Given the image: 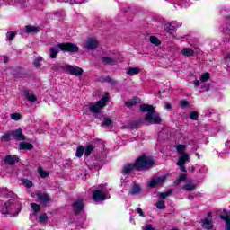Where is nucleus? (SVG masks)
<instances>
[{
  "label": "nucleus",
  "instance_id": "f257e3e1",
  "mask_svg": "<svg viewBox=\"0 0 230 230\" xmlns=\"http://www.w3.org/2000/svg\"><path fill=\"white\" fill-rule=\"evenodd\" d=\"M155 161L152 156L141 155L138 156L134 163H128L122 166V175H130L134 170L137 172H146L150 168H154Z\"/></svg>",
  "mask_w": 230,
  "mask_h": 230
},
{
  "label": "nucleus",
  "instance_id": "f03ea898",
  "mask_svg": "<svg viewBox=\"0 0 230 230\" xmlns=\"http://www.w3.org/2000/svg\"><path fill=\"white\" fill-rule=\"evenodd\" d=\"M141 112H147L146 115L145 120L151 125H161L163 119L161 115L155 111L153 105L150 104H141L140 105Z\"/></svg>",
  "mask_w": 230,
  "mask_h": 230
},
{
  "label": "nucleus",
  "instance_id": "7ed1b4c3",
  "mask_svg": "<svg viewBox=\"0 0 230 230\" xmlns=\"http://www.w3.org/2000/svg\"><path fill=\"white\" fill-rule=\"evenodd\" d=\"M108 102H109V93H106V96H103L96 103L90 105L89 107L90 112H93V114H100V111H102L103 107L107 106Z\"/></svg>",
  "mask_w": 230,
  "mask_h": 230
},
{
  "label": "nucleus",
  "instance_id": "20e7f679",
  "mask_svg": "<svg viewBox=\"0 0 230 230\" xmlns=\"http://www.w3.org/2000/svg\"><path fill=\"white\" fill-rule=\"evenodd\" d=\"M14 208H17V206H15V200L10 199L3 206L1 213L2 215H11L12 217H17L19 213H21V208H18L16 214H12V211L14 209Z\"/></svg>",
  "mask_w": 230,
  "mask_h": 230
},
{
  "label": "nucleus",
  "instance_id": "39448f33",
  "mask_svg": "<svg viewBox=\"0 0 230 230\" xmlns=\"http://www.w3.org/2000/svg\"><path fill=\"white\" fill-rule=\"evenodd\" d=\"M59 48L61 51H64V53H78L80 51V48L75 43H60Z\"/></svg>",
  "mask_w": 230,
  "mask_h": 230
},
{
  "label": "nucleus",
  "instance_id": "423d86ee",
  "mask_svg": "<svg viewBox=\"0 0 230 230\" xmlns=\"http://www.w3.org/2000/svg\"><path fill=\"white\" fill-rule=\"evenodd\" d=\"M84 208H85V204H84V199H77L72 203V208L75 216L83 213Z\"/></svg>",
  "mask_w": 230,
  "mask_h": 230
},
{
  "label": "nucleus",
  "instance_id": "0eeeda50",
  "mask_svg": "<svg viewBox=\"0 0 230 230\" xmlns=\"http://www.w3.org/2000/svg\"><path fill=\"white\" fill-rule=\"evenodd\" d=\"M65 70L74 76H82V75H84V69L71 65H65Z\"/></svg>",
  "mask_w": 230,
  "mask_h": 230
},
{
  "label": "nucleus",
  "instance_id": "6e6552de",
  "mask_svg": "<svg viewBox=\"0 0 230 230\" xmlns=\"http://www.w3.org/2000/svg\"><path fill=\"white\" fill-rule=\"evenodd\" d=\"M93 199L94 202H103L107 200V195L102 190H93Z\"/></svg>",
  "mask_w": 230,
  "mask_h": 230
},
{
  "label": "nucleus",
  "instance_id": "1a4fd4ad",
  "mask_svg": "<svg viewBox=\"0 0 230 230\" xmlns=\"http://www.w3.org/2000/svg\"><path fill=\"white\" fill-rule=\"evenodd\" d=\"M223 213L224 215H219V218L225 222V230H230V211L224 208Z\"/></svg>",
  "mask_w": 230,
  "mask_h": 230
},
{
  "label": "nucleus",
  "instance_id": "9d476101",
  "mask_svg": "<svg viewBox=\"0 0 230 230\" xmlns=\"http://www.w3.org/2000/svg\"><path fill=\"white\" fill-rule=\"evenodd\" d=\"M221 15H222L223 17H225V19L228 20L229 26L223 24V25L220 27V31H221L223 33H229V34H230V16H229V14H227V11H226V10H222V11H221Z\"/></svg>",
  "mask_w": 230,
  "mask_h": 230
},
{
  "label": "nucleus",
  "instance_id": "9b49d317",
  "mask_svg": "<svg viewBox=\"0 0 230 230\" xmlns=\"http://www.w3.org/2000/svg\"><path fill=\"white\" fill-rule=\"evenodd\" d=\"M186 161H190V155H184L183 156H180L177 161V165L180 166L181 172H186Z\"/></svg>",
  "mask_w": 230,
  "mask_h": 230
},
{
  "label": "nucleus",
  "instance_id": "f8f14e48",
  "mask_svg": "<svg viewBox=\"0 0 230 230\" xmlns=\"http://www.w3.org/2000/svg\"><path fill=\"white\" fill-rule=\"evenodd\" d=\"M207 218H204L202 220L203 227L204 229L211 230L213 229V224H211V222L213 221V216L211 215V211H208L207 213Z\"/></svg>",
  "mask_w": 230,
  "mask_h": 230
},
{
  "label": "nucleus",
  "instance_id": "ddd939ff",
  "mask_svg": "<svg viewBox=\"0 0 230 230\" xmlns=\"http://www.w3.org/2000/svg\"><path fill=\"white\" fill-rule=\"evenodd\" d=\"M11 136L15 139L16 141H25L26 137L22 134V129L20 128L16 130L11 131Z\"/></svg>",
  "mask_w": 230,
  "mask_h": 230
},
{
  "label": "nucleus",
  "instance_id": "4468645a",
  "mask_svg": "<svg viewBox=\"0 0 230 230\" xmlns=\"http://www.w3.org/2000/svg\"><path fill=\"white\" fill-rule=\"evenodd\" d=\"M36 198L38 200H40V202H41V204H47V202L51 201V198H49L48 194L41 191L36 192Z\"/></svg>",
  "mask_w": 230,
  "mask_h": 230
},
{
  "label": "nucleus",
  "instance_id": "2eb2a0df",
  "mask_svg": "<svg viewBox=\"0 0 230 230\" xmlns=\"http://www.w3.org/2000/svg\"><path fill=\"white\" fill-rule=\"evenodd\" d=\"M4 163L5 164H10V166H13L15 163H19V156L12 155H5Z\"/></svg>",
  "mask_w": 230,
  "mask_h": 230
},
{
  "label": "nucleus",
  "instance_id": "dca6fc26",
  "mask_svg": "<svg viewBox=\"0 0 230 230\" xmlns=\"http://www.w3.org/2000/svg\"><path fill=\"white\" fill-rule=\"evenodd\" d=\"M84 48L86 49H96V48H98V40L93 38H89L84 44Z\"/></svg>",
  "mask_w": 230,
  "mask_h": 230
},
{
  "label": "nucleus",
  "instance_id": "f3484780",
  "mask_svg": "<svg viewBox=\"0 0 230 230\" xmlns=\"http://www.w3.org/2000/svg\"><path fill=\"white\" fill-rule=\"evenodd\" d=\"M164 182V176H160L158 178H153L148 183L149 188H155V186H159Z\"/></svg>",
  "mask_w": 230,
  "mask_h": 230
},
{
  "label": "nucleus",
  "instance_id": "a211bd4d",
  "mask_svg": "<svg viewBox=\"0 0 230 230\" xmlns=\"http://www.w3.org/2000/svg\"><path fill=\"white\" fill-rule=\"evenodd\" d=\"M176 152L181 155V157H184V155H188V153H186V148H188V146L184 144H179L175 146Z\"/></svg>",
  "mask_w": 230,
  "mask_h": 230
},
{
  "label": "nucleus",
  "instance_id": "6ab92c4d",
  "mask_svg": "<svg viewBox=\"0 0 230 230\" xmlns=\"http://www.w3.org/2000/svg\"><path fill=\"white\" fill-rule=\"evenodd\" d=\"M137 103H141V99L139 97H134L132 100L126 101L124 105L130 109V107H134V105H137Z\"/></svg>",
  "mask_w": 230,
  "mask_h": 230
},
{
  "label": "nucleus",
  "instance_id": "aec40b11",
  "mask_svg": "<svg viewBox=\"0 0 230 230\" xmlns=\"http://www.w3.org/2000/svg\"><path fill=\"white\" fill-rule=\"evenodd\" d=\"M49 51H50V58H57V55H58V53L62 51V49H60V44H58L55 47L50 48Z\"/></svg>",
  "mask_w": 230,
  "mask_h": 230
},
{
  "label": "nucleus",
  "instance_id": "412c9836",
  "mask_svg": "<svg viewBox=\"0 0 230 230\" xmlns=\"http://www.w3.org/2000/svg\"><path fill=\"white\" fill-rule=\"evenodd\" d=\"M181 26H182V23L177 24V22H172L171 23H167L165 28L168 31H175V30L181 28Z\"/></svg>",
  "mask_w": 230,
  "mask_h": 230
},
{
  "label": "nucleus",
  "instance_id": "4be33fe9",
  "mask_svg": "<svg viewBox=\"0 0 230 230\" xmlns=\"http://www.w3.org/2000/svg\"><path fill=\"white\" fill-rule=\"evenodd\" d=\"M23 96L31 103H35V102H37V97L33 95V93H30V91L28 90L23 91Z\"/></svg>",
  "mask_w": 230,
  "mask_h": 230
},
{
  "label": "nucleus",
  "instance_id": "5701e85b",
  "mask_svg": "<svg viewBox=\"0 0 230 230\" xmlns=\"http://www.w3.org/2000/svg\"><path fill=\"white\" fill-rule=\"evenodd\" d=\"M117 62L115 58L111 57L102 58V64L105 66H116Z\"/></svg>",
  "mask_w": 230,
  "mask_h": 230
},
{
  "label": "nucleus",
  "instance_id": "b1692460",
  "mask_svg": "<svg viewBox=\"0 0 230 230\" xmlns=\"http://www.w3.org/2000/svg\"><path fill=\"white\" fill-rule=\"evenodd\" d=\"M181 55H183V57H194L195 50H193L191 48H183L181 49Z\"/></svg>",
  "mask_w": 230,
  "mask_h": 230
},
{
  "label": "nucleus",
  "instance_id": "393cba45",
  "mask_svg": "<svg viewBox=\"0 0 230 230\" xmlns=\"http://www.w3.org/2000/svg\"><path fill=\"white\" fill-rule=\"evenodd\" d=\"M139 193H141V186L137 184L133 185L129 190V195L136 196L139 195Z\"/></svg>",
  "mask_w": 230,
  "mask_h": 230
},
{
  "label": "nucleus",
  "instance_id": "a878e982",
  "mask_svg": "<svg viewBox=\"0 0 230 230\" xmlns=\"http://www.w3.org/2000/svg\"><path fill=\"white\" fill-rule=\"evenodd\" d=\"M19 150H33V144L22 142L20 143Z\"/></svg>",
  "mask_w": 230,
  "mask_h": 230
},
{
  "label": "nucleus",
  "instance_id": "bb28decb",
  "mask_svg": "<svg viewBox=\"0 0 230 230\" xmlns=\"http://www.w3.org/2000/svg\"><path fill=\"white\" fill-rule=\"evenodd\" d=\"M126 73L129 76H134V75H139L141 73V69L139 67H129Z\"/></svg>",
  "mask_w": 230,
  "mask_h": 230
},
{
  "label": "nucleus",
  "instance_id": "cd10ccee",
  "mask_svg": "<svg viewBox=\"0 0 230 230\" xmlns=\"http://www.w3.org/2000/svg\"><path fill=\"white\" fill-rule=\"evenodd\" d=\"M100 82H102V84L108 83L111 84V85H116V80L111 78L110 76H106V77H101Z\"/></svg>",
  "mask_w": 230,
  "mask_h": 230
},
{
  "label": "nucleus",
  "instance_id": "c85d7f7f",
  "mask_svg": "<svg viewBox=\"0 0 230 230\" xmlns=\"http://www.w3.org/2000/svg\"><path fill=\"white\" fill-rule=\"evenodd\" d=\"M59 3H69V4H82L87 0H58Z\"/></svg>",
  "mask_w": 230,
  "mask_h": 230
},
{
  "label": "nucleus",
  "instance_id": "c756f323",
  "mask_svg": "<svg viewBox=\"0 0 230 230\" xmlns=\"http://www.w3.org/2000/svg\"><path fill=\"white\" fill-rule=\"evenodd\" d=\"M25 33H39V28L35 27V26H30V25H26L25 26Z\"/></svg>",
  "mask_w": 230,
  "mask_h": 230
},
{
  "label": "nucleus",
  "instance_id": "7c9ffc66",
  "mask_svg": "<svg viewBox=\"0 0 230 230\" xmlns=\"http://www.w3.org/2000/svg\"><path fill=\"white\" fill-rule=\"evenodd\" d=\"M52 71H64L66 69V65H61L60 63H56L51 66Z\"/></svg>",
  "mask_w": 230,
  "mask_h": 230
},
{
  "label": "nucleus",
  "instance_id": "2f4dec72",
  "mask_svg": "<svg viewBox=\"0 0 230 230\" xmlns=\"http://www.w3.org/2000/svg\"><path fill=\"white\" fill-rule=\"evenodd\" d=\"M94 150V146L93 145H88L84 148V157H89L93 151Z\"/></svg>",
  "mask_w": 230,
  "mask_h": 230
},
{
  "label": "nucleus",
  "instance_id": "473e14b6",
  "mask_svg": "<svg viewBox=\"0 0 230 230\" xmlns=\"http://www.w3.org/2000/svg\"><path fill=\"white\" fill-rule=\"evenodd\" d=\"M197 189V185L195 184H191V183H186L183 186V190H185V191H193V190Z\"/></svg>",
  "mask_w": 230,
  "mask_h": 230
},
{
  "label": "nucleus",
  "instance_id": "72a5a7b5",
  "mask_svg": "<svg viewBox=\"0 0 230 230\" xmlns=\"http://www.w3.org/2000/svg\"><path fill=\"white\" fill-rule=\"evenodd\" d=\"M149 42H151V44H154L155 46H160L161 44V40H158L155 36H150Z\"/></svg>",
  "mask_w": 230,
  "mask_h": 230
},
{
  "label": "nucleus",
  "instance_id": "f704fd0d",
  "mask_svg": "<svg viewBox=\"0 0 230 230\" xmlns=\"http://www.w3.org/2000/svg\"><path fill=\"white\" fill-rule=\"evenodd\" d=\"M38 173L42 179H46L49 175V172L42 170V167L38 168Z\"/></svg>",
  "mask_w": 230,
  "mask_h": 230
},
{
  "label": "nucleus",
  "instance_id": "c9c22d12",
  "mask_svg": "<svg viewBox=\"0 0 230 230\" xmlns=\"http://www.w3.org/2000/svg\"><path fill=\"white\" fill-rule=\"evenodd\" d=\"M84 147L83 146H79L76 149L75 152V157H82V155H84Z\"/></svg>",
  "mask_w": 230,
  "mask_h": 230
},
{
  "label": "nucleus",
  "instance_id": "e433bc0d",
  "mask_svg": "<svg viewBox=\"0 0 230 230\" xmlns=\"http://www.w3.org/2000/svg\"><path fill=\"white\" fill-rule=\"evenodd\" d=\"M112 125V120L109 118H104L103 122L101 124V127H111Z\"/></svg>",
  "mask_w": 230,
  "mask_h": 230
},
{
  "label": "nucleus",
  "instance_id": "4c0bfd02",
  "mask_svg": "<svg viewBox=\"0 0 230 230\" xmlns=\"http://www.w3.org/2000/svg\"><path fill=\"white\" fill-rule=\"evenodd\" d=\"M22 182L25 188H33V181L28 180V179H23L22 180Z\"/></svg>",
  "mask_w": 230,
  "mask_h": 230
},
{
  "label": "nucleus",
  "instance_id": "58836bf2",
  "mask_svg": "<svg viewBox=\"0 0 230 230\" xmlns=\"http://www.w3.org/2000/svg\"><path fill=\"white\" fill-rule=\"evenodd\" d=\"M3 195L4 199H15V197H17V194L13 191H8L7 193L4 192Z\"/></svg>",
  "mask_w": 230,
  "mask_h": 230
},
{
  "label": "nucleus",
  "instance_id": "ea45409f",
  "mask_svg": "<svg viewBox=\"0 0 230 230\" xmlns=\"http://www.w3.org/2000/svg\"><path fill=\"white\" fill-rule=\"evenodd\" d=\"M211 78L209 72L204 73L200 77V82H208Z\"/></svg>",
  "mask_w": 230,
  "mask_h": 230
},
{
  "label": "nucleus",
  "instance_id": "a19ab883",
  "mask_svg": "<svg viewBox=\"0 0 230 230\" xmlns=\"http://www.w3.org/2000/svg\"><path fill=\"white\" fill-rule=\"evenodd\" d=\"M139 125H141V121H139V120L131 121L128 124L129 128H132V129L137 128V127H139Z\"/></svg>",
  "mask_w": 230,
  "mask_h": 230
},
{
  "label": "nucleus",
  "instance_id": "79ce46f5",
  "mask_svg": "<svg viewBox=\"0 0 230 230\" xmlns=\"http://www.w3.org/2000/svg\"><path fill=\"white\" fill-rule=\"evenodd\" d=\"M12 137V131H8L6 134L1 137V141H10Z\"/></svg>",
  "mask_w": 230,
  "mask_h": 230
},
{
  "label": "nucleus",
  "instance_id": "37998d69",
  "mask_svg": "<svg viewBox=\"0 0 230 230\" xmlns=\"http://www.w3.org/2000/svg\"><path fill=\"white\" fill-rule=\"evenodd\" d=\"M31 207L32 210L34 211V215H37V213H39V211H40V206L37 203H31Z\"/></svg>",
  "mask_w": 230,
  "mask_h": 230
},
{
  "label": "nucleus",
  "instance_id": "c03bdc74",
  "mask_svg": "<svg viewBox=\"0 0 230 230\" xmlns=\"http://www.w3.org/2000/svg\"><path fill=\"white\" fill-rule=\"evenodd\" d=\"M39 218H40V224L48 223V215L46 213L40 215Z\"/></svg>",
  "mask_w": 230,
  "mask_h": 230
},
{
  "label": "nucleus",
  "instance_id": "a18cd8bd",
  "mask_svg": "<svg viewBox=\"0 0 230 230\" xmlns=\"http://www.w3.org/2000/svg\"><path fill=\"white\" fill-rule=\"evenodd\" d=\"M172 195V190H168L166 192H159L158 197L159 199H166V197H170Z\"/></svg>",
  "mask_w": 230,
  "mask_h": 230
},
{
  "label": "nucleus",
  "instance_id": "49530a36",
  "mask_svg": "<svg viewBox=\"0 0 230 230\" xmlns=\"http://www.w3.org/2000/svg\"><path fill=\"white\" fill-rule=\"evenodd\" d=\"M156 208L157 209H166V205L164 200H159L156 202Z\"/></svg>",
  "mask_w": 230,
  "mask_h": 230
},
{
  "label": "nucleus",
  "instance_id": "de8ad7c7",
  "mask_svg": "<svg viewBox=\"0 0 230 230\" xmlns=\"http://www.w3.org/2000/svg\"><path fill=\"white\" fill-rule=\"evenodd\" d=\"M42 62V57H38L36 59L33 61V66L34 67H40V63Z\"/></svg>",
  "mask_w": 230,
  "mask_h": 230
},
{
  "label": "nucleus",
  "instance_id": "09e8293b",
  "mask_svg": "<svg viewBox=\"0 0 230 230\" xmlns=\"http://www.w3.org/2000/svg\"><path fill=\"white\" fill-rule=\"evenodd\" d=\"M186 181V174L181 173L178 181H174L175 184H181V182H184Z\"/></svg>",
  "mask_w": 230,
  "mask_h": 230
},
{
  "label": "nucleus",
  "instance_id": "8fccbe9b",
  "mask_svg": "<svg viewBox=\"0 0 230 230\" xmlns=\"http://www.w3.org/2000/svg\"><path fill=\"white\" fill-rule=\"evenodd\" d=\"M190 119L193 121H198L199 120V112L197 111H192L190 115Z\"/></svg>",
  "mask_w": 230,
  "mask_h": 230
},
{
  "label": "nucleus",
  "instance_id": "3c124183",
  "mask_svg": "<svg viewBox=\"0 0 230 230\" xmlns=\"http://www.w3.org/2000/svg\"><path fill=\"white\" fill-rule=\"evenodd\" d=\"M58 15H60V13H49L47 14V17L49 19H57V18H58Z\"/></svg>",
  "mask_w": 230,
  "mask_h": 230
},
{
  "label": "nucleus",
  "instance_id": "603ef678",
  "mask_svg": "<svg viewBox=\"0 0 230 230\" xmlns=\"http://www.w3.org/2000/svg\"><path fill=\"white\" fill-rule=\"evenodd\" d=\"M180 105H181V109H186V107H190V102H188L186 100H181L180 102Z\"/></svg>",
  "mask_w": 230,
  "mask_h": 230
},
{
  "label": "nucleus",
  "instance_id": "864d4df0",
  "mask_svg": "<svg viewBox=\"0 0 230 230\" xmlns=\"http://www.w3.org/2000/svg\"><path fill=\"white\" fill-rule=\"evenodd\" d=\"M17 7L18 8H26L27 4H26V1L22 0V1H18L16 2Z\"/></svg>",
  "mask_w": 230,
  "mask_h": 230
},
{
  "label": "nucleus",
  "instance_id": "5fc2aeb1",
  "mask_svg": "<svg viewBox=\"0 0 230 230\" xmlns=\"http://www.w3.org/2000/svg\"><path fill=\"white\" fill-rule=\"evenodd\" d=\"M22 116L19 113H12L11 114V119H13L14 121H19L21 119Z\"/></svg>",
  "mask_w": 230,
  "mask_h": 230
},
{
  "label": "nucleus",
  "instance_id": "6e6d98bb",
  "mask_svg": "<svg viewBox=\"0 0 230 230\" xmlns=\"http://www.w3.org/2000/svg\"><path fill=\"white\" fill-rule=\"evenodd\" d=\"M13 39H15V32L13 31L7 32V40H13Z\"/></svg>",
  "mask_w": 230,
  "mask_h": 230
},
{
  "label": "nucleus",
  "instance_id": "4d7b16f0",
  "mask_svg": "<svg viewBox=\"0 0 230 230\" xmlns=\"http://www.w3.org/2000/svg\"><path fill=\"white\" fill-rule=\"evenodd\" d=\"M143 230H155V228L154 227V226L148 224L143 226Z\"/></svg>",
  "mask_w": 230,
  "mask_h": 230
},
{
  "label": "nucleus",
  "instance_id": "13d9d810",
  "mask_svg": "<svg viewBox=\"0 0 230 230\" xmlns=\"http://www.w3.org/2000/svg\"><path fill=\"white\" fill-rule=\"evenodd\" d=\"M201 89L206 92L209 91V89H210L209 84H201Z\"/></svg>",
  "mask_w": 230,
  "mask_h": 230
},
{
  "label": "nucleus",
  "instance_id": "bf43d9fd",
  "mask_svg": "<svg viewBox=\"0 0 230 230\" xmlns=\"http://www.w3.org/2000/svg\"><path fill=\"white\" fill-rule=\"evenodd\" d=\"M225 60L226 64H228V66H230V51L226 55Z\"/></svg>",
  "mask_w": 230,
  "mask_h": 230
},
{
  "label": "nucleus",
  "instance_id": "052dcab7",
  "mask_svg": "<svg viewBox=\"0 0 230 230\" xmlns=\"http://www.w3.org/2000/svg\"><path fill=\"white\" fill-rule=\"evenodd\" d=\"M199 173H208V167L203 166L199 170Z\"/></svg>",
  "mask_w": 230,
  "mask_h": 230
},
{
  "label": "nucleus",
  "instance_id": "680f3d73",
  "mask_svg": "<svg viewBox=\"0 0 230 230\" xmlns=\"http://www.w3.org/2000/svg\"><path fill=\"white\" fill-rule=\"evenodd\" d=\"M136 211L139 214L140 217H145V213H143V209H141V208H137Z\"/></svg>",
  "mask_w": 230,
  "mask_h": 230
},
{
  "label": "nucleus",
  "instance_id": "e2e57ef3",
  "mask_svg": "<svg viewBox=\"0 0 230 230\" xmlns=\"http://www.w3.org/2000/svg\"><path fill=\"white\" fill-rule=\"evenodd\" d=\"M1 58H2V60L4 61V64H7V63H8V57H6V56H2Z\"/></svg>",
  "mask_w": 230,
  "mask_h": 230
},
{
  "label": "nucleus",
  "instance_id": "0e129e2a",
  "mask_svg": "<svg viewBox=\"0 0 230 230\" xmlns=\"http://www.w3.org/2000/svg\"><path fill=\"white\" fill-rule=\"evenodd\" d=\"M4 191H8V189H6L4 187H0V195H3V193H4Z\"/></svg>",
  "mask_w": 230,
  "mask_h": 230
},
{
  "label": "nucleus",
  "instance_id": "69168bd1",
  "mask_svg": "<svg viewBox=\"0 0 230 230\" xmlns=\"http://www.w3.org/2000/svg\"><path fill=\"white\" fill-rule=\"evenodd\" d=\"M199 85H200V81L199 80H195L194 81V86L199 87Z\"/></svg>",
  "mask_w": 230,
  "mask_h": 230
},
{
  "label": "nucleus",
  "instance_id": "338daca9",
  "mask_svg": "<svg viewBox=\"0 0 230 230\" xmlns=\"http://www.w3.org/2000/svg\"><path fill=\"white\" fill-rule=\"evenodd\" d=\"M104 189H105V185L104 184H100L99 189H97V190H101V191H103Z\"/></svg>",
  "mask_w": 230,
  "mask_h": 230
},
{
  "label": "nucleus",
  "instance_id": "774afa93",
  "mask_svg": "<svg viewBox=\"0 0 230 230\" xmlns=\"http://www.w3.org/2000/svg\"><path fill=\"white\" fill-rule=\"evenodd\" d=\"M188 199H189V200H193V199H195V196L190 195V196L188 197Z\"/></svg>",
  "mask_w": 230,
  "mask_h": 230
}]
</instances>
